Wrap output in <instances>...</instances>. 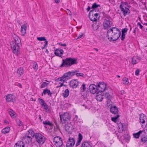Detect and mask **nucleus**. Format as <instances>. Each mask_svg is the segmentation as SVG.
<instances>
[{
  "label": "nucleus",
  "instance_id": "57",
  "mask_svg": "<svg viewBox=\"0 0 147 147\" xmlns=\"http://www.w3.org/2000/svg\"><path fill=\"white\" fill-rule=\"evenodd\" d=\"M140 71L139 69H137L136 71L135 72V75L136 76H138L139 74Z\"/></svg>",
  "mask_w": 147,
  "mask_h": 147
},
{
  "label": "nucleus",
  "instance_id": "13",
  "mask_svg": "<svg viewBox=\"0 0 147 147\" xmlns=\"http://www.w3.org/2000/svg\"><path fill=\"white\" fill-rule=\"evenodd\" d=\"M79 82L77 80H71L69 82V85L72 88H76L78 85Z\"/></svg>",
  "mask_w": 147,
  "mask_h": 147
},
{
  "label": "nucleus",
  "instance_id": "28",
  "mask_svg": "<svg viewBox=\"0 0 147 147\" xmlns=\"http://www.w3.org/2000/svg\"><path fill=\"white\" fill-rule=\"evenodd\" d=\"M123 124L120 123L118 124V131L119 132L121 133L123 131Z\"/></svg>",
  "mask_w": 147,
  "mask_h": 147
},
{
  "label": "nucleus",
  "instance_id": "1",
  "mask_svg": "<svg viewBox=\"0 0 147 147\" xmlns=\"http://www.w3.org/2000/svg\"><path fill=\"white\" fill-rule=\"evenodd\" d=\"M121 32L116 27H112L109 30L107 33V37L111 41L117 40L120 36Z\"/></svg>",
  "mask_w": 147,
  "mask_h": 147
},
{
  "label": "nucleus",
  "instance_id": "10",
  "mask_svg": "<svg viewBox=\"0 0 147 147\" xmlns=\"http://www.w3.org/2000/svg\"><path fill=\"white\" fill-rule=\"evenodd\" d=\"M113 24L112 22L108 18H106L103 23V26L105 29H107L110 27Z\"/></svg>",
  "mask_w": 147,
  "mask_h": 147
},
{
  "label": "nucleus",
  "instance_id": "62",
  "mask_svg": "<svg viewBox=\"0 0 147 147\" xmlns=\"http://www.w3.org/2000/svg\"><path fill=\"white\" fill-rule=\"evenodd\" d=\"M120 93L121 94H123L125 93V91L123 90H122L120 91Z\"/></svg>",
  "mask_w": 147,
  "mask_h": 147
},
{
  "label": "nucleus",
  "instance_id": "30",
  "mask_svg": "<svg viewBox=\"0 0 147 147\" xmlns=\"http://www.w3.org/2000/svg\"><path fill=\"white\" fill-rule=\"evenodd\" d=\"M9 113L12 118H14L16 117L15 116V112L11 109H9L8 110Z\"/></svg>",
  "mask_w": 147,
  "mask_h": 147
},
{
  "label": "nucleus",
  "instance_id": "2",
  "mask_svg": "<svg viewBox=\"0 0 147 147\" xmlns=\"http://www.w3.org/2000/svg\"><path fill=\"white\" fill-rule=\"evenodd\" d=\"M77 60L75 58H67L65 59H63L62 63L60 67H68L77 63Z\"/></svg>",
  "mask_w": 147,
  "mask_h": 147
},
{
  "label": "nucleus",
  "instance_id": "59",
  "mask_svg": "<svg viewBox=\"0 0 147 147\" xmlns=\"http://www.w3.org/2000/svg\"><path fill=\"white\" fill-rule=\"evenodd\" d=\"M58 44L61 46H66V44L65 43L62 44L61 42H59Z\"/></svg>",
  "mask_w": 147,
  "mask_h": 147
},
{
  "label": "nucleus",
  "instance_id": "9",
  "mask_svg": "<svg viewBox=\"0 0 147 147\" xmlns=\"http://www.w3.org/2000/svg\"><path fill=\"white\" fill-rule=\"evenodd\" d=\"M89 89L90 92L92 94H95L98 92L97 84H91L89 86Z\"/></svg>",
  "mask_w": 147,
  "mask_h": 147
},
{
  "label": "nucleus",
  "instance_id": "26",
  "mask_svg": "<svg viewBox=\"0 0 147 147\" xmlns=\"http://www.w3.org/2000/svg\"><path fill=\"white\" fill-rule=\"evenodd\" d=\"M82 138L83 137L82 134L80 133H79L78 134V139L76 145V146H78L80 144Z\"/></svg>",
  "mask_w": 147,
  "mask_h": 147
},
{
  "label": "nucleus",
  "instance_id": "61",
  "mask_svg": "<svg viewBox=\"0 0 147 147\" xmlns=\"http://www.w3.org/2000/svg\"><path fill=\"white\" fill-rule=\"evenodd\" d=\"M45 44H44L43 45L44 47H45L47 46V44H48V41L47 40H45Z\"/></svg>",
  "mask_w": 147,
  "mask_h": 147
},
{
  "label": "nucleus",
  "instance_id": "25",
  "mask_svg": "<svg viewBox=\"0 0 147 147\" xmlns=\"http://www.w3.org/2000/svg\"><path fill=\"white\" fill-rule=\"evenodd\" d=\"M32 140V138L29 136H25L23 138V140L26 143H28L31 142Z\"/></svg>",
  "mask_w": 147,
  "mask_h": 147
},
{
  "label": "nucleus",
  "instance_id": "22",
  "mask_svg": "<svg viewBox=\"0 0 147 147\" xmlns=\"http://www.w3.org/2000/svg\"><path fill=\"white\" fill-rule=\"evenodd\" d=\"M13 37L14 40V44L21 43V40L19 37L16 35L14 34L13 35Z\"/></svg>",
  "mask_w": 147,
  "mask_h": 147
},
{
  "label": "nucleus",
  "instance_id": "36",
  "mask_svg": "<svg viewBox=\"0 0 147 147\" xmlns=\"http://www.w3.org/2000/svg\"><path fill=\"white\" fill-rule=\"evenodd\" d=\"M17 72L20 74V76L22 75L24 73V69L23 68L21 67L19 68L18 69Z\"/></svg>",
  "mask_w": 147,
  "mask_h": 147
},
{
  "label": "nucleus",
  "instance_id": "21",
  "mask_svg": "<svg viewBox=\"0 0 147 147\" xmlns=\"http://www.w3.org/2000/svg\"><path fill=\"white\" fill-rule=\"evenodd\" d=\"M46 94H47L48 95L51 97L52 94V93L51 92L50 90L47 88L44 89L43 92L42 93V95L43 96V94L45 95Z\"/></svg>",
  "mask_w": 147,
  "mask_h": 147
},
{
  "label": "nucleus",
  "instance_id": "18",
  "mask_svg": "<svg viewBox=\"0 0 147 147\" xmlns=\"http://www.w3.org/2000/svg\"><path fill=\"white\" fill-rule=\"evenodd\" d=\"M110 111L112 113L115 114L117 113L118 110L116 106L112 105L110 107Z\"/></svg>",
  "mask_w": 147,
  "mask_h": 147
},
{
  "label": "nucleus",
  "instance_id": "58",
  "mask_svg": "<svg viewBox=\"0 0 147 147\" xmlns=\"http://www.w3.org/2000/svg\"><path fill=\"white\" fill-rule=\"evenodd\" d=\"M137 26H140V29H142L143 28V26L141 24L140 22H138L137 24Z\"/></svg>",
  "mask_w": 147,
  "mask_h": 147
},
{
  "label": "nucleus",
  "instance_id": "41",
  "mask_svg": "<svg viewBox=\"0 0 147 147\" xmlns=\"http://www.w3.org/2000/svg\"><path fill=\"white\" fill-rule=\"evenodd\" d=\"M69 142H70L71 143H74V145L75 141L74 139L73 138H69V139L68 140V141Z\"/></svg>",
  "mask_w": 147,
  "mask_h": 147
},
{
  "label": "nucleus",
  "instance_id": "32",
  "mask_svg": "<svg viewBox=\"0 0 147 147\" xmlns=\"http://www.w3.org/2000/svg\"><path fill=\"white\" fill-rule=\"evenodd\" d=\"M28 136L31 138L34 137L35 136V133L34 131L31 129H29L28 131Z\"/></svg>",
  "mask_w": 147,
  "mask_h": 147
},
{
  "label": "nucleus",
  "instance_id": "63",
  "mask_svg": "<svg viewBox=\"0 0 147 147\" xmlns=\"http://www.w3.org/2000/svg\"><path fill=\"white\" fill-rule=\"evenodd\" d=\"M55 2L57 3H58L59 2V0H55Z\"/></svg>",
  "mask_w": 147,
  "mask_h": 147
},
{
  "label": "nucleus",
  "instance_id": "7",
  "mask_svg": "<svg viewBox=\"0 0 147 147\" xmlns=\"http://www.w3.org/2000/svg\"><path fill=\"white\" fill-rule=\"evenodd\" d=\"M98 92L101 93L107 90L106 84L104 82H99L97 84Z\"/></svg>",
  "mask_w": 147,
  "mask_h": 147
},
{
  "label": "nucleus",
  "instance_id": "42",
  "mask_svg": "<svg viewBox=\"0 0 147 147\" xmlns=\"http://www.w3.org/2000/svg\"><path fill=\"white\" fill-rule=\"evenodd\" d=\"M93 16H92V15H90L89 14V18L90 20L93 22L96 21V18H95Z\"/></svg>",
  "mask_w": 147,
  "mask_h": 147
},
{
  "label": "nucleus",
  "instance_id": "44",
  "mask_svg": "<svg viewBox=\"0 0 147 147\" xmlns=\"http://www.w3.org/2000/svg\"><path fill=\"white\" fill-rule=\"evenodd\" d=\"M96 9H94L91 10L89 14L90 15H92L93 16L94 13H96Z\"/></svg>",
  "mask_w": 147,
  "mask_h": 147
},
{
  "label": "nucleus",
  "instance_id": "4",
  "mask_svg": "<svg viewBox=\"0 0 147 147\" xmlns=\"http://www.w3.org/2000/svg\"><path fill=\"white\" fill-rule=\"evenodd\" d=\"M127 3L126 2H122L120 3L119 8L121 11L123 13V15L126 16L128 12L129 11V9L126 7V5Z\"/></svg>",
  "mask_w": 147,
  "mask_h": 147
},
{
  "label": "nucleus",
  "instance_id": "48",
  "mask_svg": "<svg viewBox=\"0 0 147 147\" xmlns=\"http://www.w3.org/2000/svg\"><path fill=\"white\" fill-rule=\"evenodd\" d=\"M74 146V143H71L70 142H67L66 144V147H72Z\"/></svg>",
  "mask_w": 147,
  "mask_h": 147
},
{
  "label": "nucleus",
  "instance_id": "50",
  "mask_svg": "<svg viewBox=\"0 0 147 147\" xmlns=\"http://www.w3.org/2000/svg\"><path fill=\"white\" fill-rule=\"evenodd\" d=\"M76 72V73L75 74H76L77 76H82L84 77V75L82 73H77V72Z\"/></svg>",
  "mask_w": 147,
  "mask_h": 147
},
{
  "label": "nucleus",
  "instance_id": "49",
  "mask_svg": "<svg viewBox=\"0 0 147 147\" xmlns=\"http://www.w3.org/2000/svg\"><path fill=\"white\" fill-rule=\"evenodd\" d=\"M100 15V13L99 11H97V12H96V13H94L93 15V16L95 17V18H96V19L98 18H99Z\"/></svg>",
  "mask_w": 147,
  "mask_h": 147
},
{
  "label": "nucleus",
  "instance_id": "23",
  "mask_svg": "<svg viewBox=\"0 0 147 147\" xmlns=\"http://www.w3.org/2000/svg\"><path fill=\"white\" fill-rule=\"evenodd\" d=\"M140 60V58L138 57H134L132 58V63L134 65L135 64L138 63Z\"/></svg>",
  "mask_w": 147,
  "mask_h": 147
},
{
  "label": "nucleus",
  "instance_id": "3",
  "mask_svg": "<svg viewBox=\"0 0 147 147\" xmlns=\"http://www.w3.org/2000/svg\"><path fill=\"white\" fill-rule=\"evenodd\" d=\"M77 71H69L64 74L61 77L57 79L58 81L63 82H66L67 81L70 79L72 76L74 75Z\"/></svg>",
  "mask_w": 147,
  "mask_h": 147
},
{
  "label": "nucleus",
  "instance_id": "35",
  "mask_svg": "<svg viewBox=\"0 0 147 147\" xmlns=\"http://www.w3.org/2000/svg\"><path fill=\"white\" fill-rule=\"evenodd\" d=\"M69 91L68 89H66L63 94V96L64 97H67L69 95Z\"/></svg>",
  "mask_w": 147,
  "mask_h": 147
},
{
  "label": "nucleus",
  "instance_id": "16",
  "mask_svg": "<svg viewBox=\"0 0 147 147\" xmlns=\"http://www.w3.org/2000/svg\"><path fill=\"white\" fill-rule=\"evenodd\" d=\"M64 51L61 49H56L55 51V55L61 57L63 54Z\"/></svg>",
  "mask_w": 147,
  "mask_h": 147
},
{
  "label": "nucleus",
  "instance_id": "34",
  "mask_svg": "<svg viewBox=\"0 0 147 147\" xmlns=\"http://www.w3.org/2000/svg\"><path fill=\"white\" fill-rule=\"evenodd\" d=\"M90 144L87 142H84L82 144V147H91Z\"/></svg>",
  "mask_w": 147,
  "mask_h": 147
},
{
  "label": "nucleus",
  "instance_id": "39",
  "mask_svg": "<svg viewBox=\"0 0 147 147\" xmlns=\"http://www.w3.org/2000/svg\"><path fill=\"white\" fill-rule=\"evenodd\" d=\"M123 83L124 84H127L129 83L128 79L126 78H123L122 80Z\"/></svg>",
  "mask_w": 147,
  "mask_h": 147
},
{
  "label": "nucleus",
  "instance_id": "52",
  "mask_svg": "<svg viewBox=\"0 0 147 147\" xmlns=\"http://www.w3.org/2000/svg\"><path fill=\"white\" fill-rule=\"evenodd\" d=\"M112 104V102L111 100L110 99H108V100L107 101V105L108 106H110L111 104Z\"/></svg>",
  "mask_w": 147,
  "mask_h": 147
},
{
  "label": "nucleus",
  "instance_id": "19",
  "mask_svg": "<svg viewBox=\"0 0 147 147\" xmlns=\"http://www.w3.org/2000/svg\"><path fill=\"white\" fill-rule=\"evenodd\" d=\"M146 120V118L145 115L143 113H141L140 115V122L142 124H143L145 123Z\"/></svg>",
  "mask_w": 147,
  "mask_h": 147
},
{
  "label": "nucleus",
  "instance_id": "54",
  "mask_svg": "<svg viewBox=\"0 0 147 147\" xmlns=\"http://www.w3.org/2000/svg\"><path fill=\"white\" fill-rule=\"evenodd\" d=\"M83 35V33H80V34H79V35L78 36V37L76 39H79L81 38Z\"/></svg>",
  "mask_w": 147,
  "mask_h": 147
},
{
  "label": "nucleus",
  "instance_id": "14",
  "mask_svg": "<svg viewBox=\"0 0 147 147\" xmlns=\"http://www.w3.org/2000/svg\"><path fill=\"white\" fill-rule=\"evenodd\" d=\"M6 100L7 102H15L16 100L15 96L11 94H8L6 96Z\"/></svg>",
  "mask_w": 147,
  "mask_h": 147
},
{
  "label": "nucleus",
  "instance_id": "37",
  "mask_svg": "<svg viewBox=\"0 0 147 147\" xmlns=\"http://www.w3.org/2000/svg\"><path fill=\"white\" fill-rule=\"evenodd\" d=\"M119 116V115H117L116 116L111 117L112 121L115 122H116L118 121V118Z\"/></svg>",
  "mask_w": 147,
  "mask_h": 147
},
{
  "label": "nucleus",
  "instance_id": "33",
  "mask_svg": "<svg viewBox=\"0 0 147 147\" xmlns=\"http://www.w3.org/2000/svg\"><path fill=\"white\" fill-rule=\"evenodd\" d=\"M10 130V128L9 127H7L3 129L1 131L2 133L6 134Z\"/></svg>",
  "mask_w": 147,
  "mask_h": 147
},
{
  "label": "nucleus",
  "instance_id": "38",
  "mask_svg": "<svg viewBox=\"0 0 147 147\" xmlns=\"http://www.w3.org/2000/svg\"><path fill=\"white\" fill-rule=\"evenodd\" d=\"M105 98L107 99H111L112 97V96L109 93L106 92L105 94Z\"/></svg>",
  "mask_w": 147,
  "mask_h": 147
},
{
  "label": "nucleus",
  "instance_id": "40",
  "mask_svg": "<svg viewBox=\"0 0 147 147\" xmlns=\"http://www.w3.org/2000/svg\"><path fill=\"white\" fill-rule=\"evenodd\" d=\"M100 5L97 4L96 3H95L92 4L91 8L92 9H96L98 7H100Z\"/></svg>",
  "mask_w": 147,
  "mask_h": 147
},
{
  "label": "nucleus",
  "instance_id": "20",
  "mask_svg": "<svg viewBox=\"0 0 147 147\" xmlns=\"http://www.w3.org/2000/svg\"><path fill=\"white\" fill-rule=\"evenodd\" d=\"M27 29V27L24 24L21 26V35L23 36H24L26 33V30Z\"/></svg>",
  "mask_w": 147,
  "mask_h": 147
},
{
  "label": "nucleus",
  "instance_id": "53",
  "mask_svg": "<svg viewBox=\"0 0 147 147\" xmlns=\"http://www.w3.org/2000/svg\"><path fill=\"white\" fill-rule=\"evenodd\" d=\"M17 122L19 126H21L22 125V121L19 119L17 120Z\"/></svg>",
  "mask_w": 147,
  "mask_h": 147
},
{
  "label": "nucleus",
  "instance_id": "56",
  "mask_svg": "<svg viewBox=\"0 0 147 147\" xmlns=\"http://www.w3.org/2000/svg\"><path fill=\"white\" fill-rule=\"evenodd\" d=\"M125 36V34L124 33H122L121 36V39L122 40H123Z\"/></svg>",
  "mask_w": 147,
  "mask_h": 147
},
{
  "label": "nucleus",
  "instance_id": "31",
  "mask_svg": "<svg viewBox=\"0 0 147 147\" xmlns=\"http://www.w3.org/2000/svg\"><path fill=\"white\" fill-rule=\"evenodd\" d=\"M86 85L84 83H83L82 84L80 89L82 92V94H83V92H85L87 89V88L86 87Z\"/></svg>",
  "mask_w": 147,
  "mask_h": 147
},
{
  "label": "nucleus",
  "instance_id": "27",
  "mask_svg": "<svg viewBox=\"0 0 147 147\" xmlns=\"http://www.w3.org/2000/svg\"><path fill=\"white\" fill-rule=\"evenodd\" d=\"M14 147H24V144L23 142H18L15 144Z\"/></svg>",
  "mask_w": 147,
  "mask_h": 147
},
{
  "label": "nucleus",
  "instance_id": "43",
  "mask_svg": "<svg viewBox=\"0 0 147 147\" xmlns=\"http://www.w3.org/2000/svg\"><path fill=\"white\" fill-rule=\"evenodd\" d=\"M38 65L36 63H33V68L36 71H37L38 69Z\"/></svg>",
  "mask_w": 147,
  "mask_h": 147
},
{
  "label": "nucleus",
  "instance_id": "5",
  "mask_svg": "<svg viewBox=\"0 0 147 147\" xmlns=\"http://www.w3.org/2000/svg\"><path fill=\"white\" fill-rule=\"evenodd\" d=\"M21 45V43L14 44L13 42L11 43V47L14 54L17 55L19 53Z\"/></svg>",
  "mask_w": 147,
  "mask_h": 147
},
{
  "label": "nucleus",
  "instance_id": "60",
  "mask_svg": "<svg viewBox=\"0 0 147 147\" xmlns=\"http://www.w3.org/2000/svg\"><path fill=\"white\" fill-rule=\"evenodd\" d=\"M16 85L18 86H19V87L20 88H22V85H21V84H20V83H17Z\"/></svg>",
  "mask_w": 147,
  "mask_h": 147
},
{
  "label": "nucleus",
  "instance_id": "46",
  "mask_svg": "<svg viewBox=\"0 0 147 147\" xmlns=\"http://www.w3.org/2000/svg\"><path fill=\"white\" fill-rule=\"evenodd\" d=\"M43 123L44 125H49L50 126H51L52 125V124L49 121H45L43 122Z\"/></svg>",
  "mask_w": 147,
  "mask_h": 147
},
{
  "label": "nucleus",
  "instance_id": "51",
  "mask_svg": "<svg viewBox=\"0 0 147 147\" xmlns=\"http://www.w3.org/2000/svg\"><path fill=\"white\" fill-rule=\"evenodd\" d=\"M124 137L125 139H126L127 140H129L130 138V137L129 135L128 134L125 135L124 136Z\"/></svg>",
  "mask_w": 147,
  "mask_h": 147
},
{
  "label": "nucleus",
  "instance_id": "64",
  "mask_svg": "<svg viewBox=\"0 0 147 147\" xmlns=\"http://www.w3.org/2000/svg\"><path fill=\"white\" fill-rule=\"evenodd\" d=\"M94 49L96 51H98V49L97 48H94Z\"/></svg>",
  "mask_w": 147,
  "mask_h": 147
},
{
  "label": "nucleus",
  "instance_id": "55",
  "mask_svg": "<svg viewBox=\"0 0 147 147\" xmlns=\"http://www.w3.org/2000/svg\"><path fill=\"white\" fill-rule=\"evenodd\" d=\"M127 31V29L126 28H124L122 29L121 32L122 33L125 34V33H126Z\"/></svg>",
  "mask_w": 147,
  "mask_h": 147
},
{
  "label": "nucleus",
  "instance_id": "47",
  "mask_svg": "<svg viewBox=\"0 0 147 147\" xmlns=\"http://www.w3.org/2000/svg\"><path fill=\"white\" fill-rule=\"evenodd\" d=\"M37 39L38 40L40 41H45L46 40V39H45V37H39L37 38Z\"/></svg>",
  "mask_w": 147,
  "mask_h": 147
},
{
  "label": "nucleus",
  "instance_id": "6",
  "mask_svg": "<svg viewBox=\"0 0 147 147\" xmlns=\"http://www.w3.org/2000/svg\"><path fill=\"white\" fill-rule=\"evenodd\" d=\"M35 138L36 142L41 144H43L45 140V137L39 133L36 134Z\"/></svg>",
  "mask_w": 147,
  "mask_h": 147
},
{
  "label": "nucleus",
  "instance_id": "12",
  "mask_svg": "<svg viewBox=\"0 0 147 147\" xmlns=\"http://www.w3.org/2000/svg\"><path fill=\"white\" fill-rule=\"evenodd\" d=\"M141 138L142 142H145L147 141V130L145 131L144 130H142L141 133Z\"/></svg>",
  "mask_w": 147,
  "mask_h": 147
},
{
  "label": "nucleus",
  "instance_id": "17",
  "mask_svg": "<svg viewBox=\"0 0 147 147\" xmlns=\"http://www.w3.org/2000/svg\"><path fill=\"white\" fill-rule=\"evenodd\" d=\"M73 126L70 123L66 124L65 125V129L68 132H70L73 129Z\"/></svg>",
  "mask_w": 147,
  "mask_h": 147
},
{
  "label": "nucleus",
  "instance_id": "15",
  "mask_svg": "<svg viewBox=\"0 0 147 147\" xmlns=\"http://www.w3.org/2000/svg\"><path fill=\"white\" fill-rule=\"evenodd\" d=\"M38 101L42 107H43L44 109L47 110L48 109V106L45 101L42 99L39 98Z\"/></svg>",
  "mask_w": 147,
  "mask_h": 147
},
{
  "label": "nucleus",
  "instance_id": "24",
  "mask_svg": "<svg viewBox=\"0 0 147 147\" xmlns=\"http://www.w3.org/2000/svg\"><path fill=\"white\" fill-rule=\"evenodd\" d=\"M99 92H97L96 93V99L99 101H101L103 99L104 96H103L102 95L99 94Z\"/></svg>",
  "mask_w": 147,
  "mask_h": 147
},
{
  "label": "nucleus",
  "instance_id": "45",
  "mask_svg": "<svg viewBox=\"0 0 147 147\" xmlns=\"http://www.w3.org/2000/svg\"><path fill=\"white\" fill-rule=\"evenodd\" d=\"M48 84H49L48 83H47L46 82H44L41 84L40 86V88H44L47 86L48 85Z\"/></svg>",
  "mask_w": 147,
  "mask_h": 147
},
{
  "label": "nucleus",
  "instance_id": "11",
  "mask_svg": "<svg viewBox=\"0 0 147 147\" xmlns=\"http://www.w3.org/2000/svg\"><path fill=\"white\" fill-rule=\"evenodd\" d=\"M60 119L62 121V119L64 121H67V120H69L70 119V117L68 113H65L63 114L62 116L61 115H60Z\"/></svg>",
  "mask_w": 147,
  "mask_h": 147
},
{
  "label": "nucleus",
  "instance_id": "8",
  "mask_svg": "<svg viewBox=\"0 0 147 147\" xmlns=\"http://www.w3.org/2000/svg\"><path fill=\"white\" fill-rule=\"evenodd\" d=\"M54 142L57 145V146L60 147L63 144V142L62 139L61 137L59 136L55 137L53 139Z\"/></svg>",
  "mask_w": 147,
  "mask_h": 147
},
{
  "label": "nucleus",
  "instance_id": "29",
  "mask_svg": "<svg viewBox=\"0 0 147 147\" xmlns=\"http://www.w3.org/2000/svg\"><path fill=\"white\" fill-rule=\"evenodd\" d=\"M142 131L140 130L138 132L133 134V136L134 138H138L140 136H141Z\"/></svg>",
  "mask_w": 147,
  "mask_h": 147
}]
</instances>
